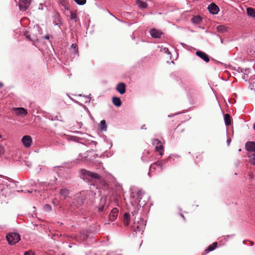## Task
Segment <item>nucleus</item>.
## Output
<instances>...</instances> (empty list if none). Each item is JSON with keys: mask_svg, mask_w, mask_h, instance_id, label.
<instances>
[{"mask_svg": "<svg viewBox=\"0 0 255 255\" xmlns=\"http://www.w3.org/2000/svg\"><path fill=\"white\" fill-rule=\"evenodd\" d=\"M4 152V150L3 147L1 145H0V154H3Z\"/></svg>", "mask_w": 255, "mask_h": 255, "instance_id": "obj_36", "label": "nucleus"}, {"mask_svg": "<svg viewBox=\"0 0 255 255\" xmlns=\"http://www.w3.org/2000/svg\"><path fill=\"white\" fill-rule=\"evenodd\" d=\"M149 150H145L143 152V155L141 157V160L144 162H148L153 160L152 157L150 155Z\"/></svg>", "mask_w": 255, "mask_h": 255, "instance_id": "obj_8", "label": "nucleus"}, {"mask_svg": "<svg viewBox=\"0 0 255 255\" xmlns=\"http://www.w3.org/2000/svg\"><path fill=\"white\" fill-rule=\"evenodd\" d=\"M191 21L196 24H200L202 22V18L200 16L195 15L192 18Z\"/></svg>", "mask_w": 255, "mask_h": 255, "instance_id": "obj_20", "label": "nucleus"}, {"mask_svg": "<svg viewBox=\"0 0 255 255\" xmlns=\"http://www.w3.org/2000/svg\"><path fill=\"white\" fill-rule=\"evenodd\" d=\"M100 128L102 131H106L107 130V125L105 120H102L100 122Z\"/></svg>", "mask_w": 255, "mask_h": 255, "instance_id": "obj_26", "label": "nucleus"}, {"mask_svg": "<svg viewBox=\"0 0 255 255\" xmlns=\"http://www.w3.org/2000/svg\"><path fill=\"white\" fill-rule=\"evenodd\" d=\"M31 3V0H19V7L21 11H25Z\"/></svg>", "mask_w": 255, "mask_h": 255, "instance_id": "obj_6", "label": "nucleus"}, {"mask_svg": "<svg viewBox=\"0 0 255 255\" xmlns=\"http://www.w3.org/2000/svg\"><path fill=\"white\" fill-rule=\"evenodd\" d=\"M135 2L140 8H146L147 7V4L145 1L141 0H136Z\"/></svg>", "mask_w": 255, "mask_h": 255, "instance_id": "obj_19", "label": "nucleus"}, {"mask_svg": "<svg viewBox=\"0 0 255 255\" xmlns=\"http://www.w3.org/2000/svg\"><path fill=\"white\" fill-rule=\"evenodd\" d=\"M112 102L114 105L117 107H120L122 105V102L120 99L116 97L113 98Z\"/></svg>", "mask_w": 255, "mask_h": 255, "instance_id": "obj_22", "label": "nucleus"}, {"mask_svg": "<svg viewBox=\"0 0 255 255\" xmlns=\"http://www.w3.org/2000/svg\"><path fill=\"white\" fill-rule=\"evenodd\" d=\"M208 9L213 14H217L220 10L219 7L214 3L209 4L208 6Z\"/></svg>", "mask_w": 255, "mask_h": 255, "instance_id": "obj_9", "label": "nucleus"}, {"mask_svg": "<svg viewBox=\"0 0 255 255\" xmlns=\"http://www.w3.org/2000/svg\"><path fill=\"white\" fill-rule=\"evenodd\" d=\"M24 35L26 37L27 39H28L29 40H32V38L30 37V35L28 31H26L24 33Z\"/></svg>", "mask_w": 255, "mask_h": 255, "instance_id": "obj_33", "label": "nucleus"}, {"mask_svg": "<svg viewBox=\"0 0 255 255\" xmlns=\"http://www.w3.org/2000/svg\"><path fill=\"white\" fill-rule=\"evenodd\" d=\"M145 226V224L144 220L140 219L139 221H137L136 223H134L133 228L136 234L140 232L142 233L143 232Z\"/></svg>", "mask_w": 255, "mask_h": 255, "instance_id": "obj_5", "label": "nucleus"}, {"mask_svg": "<svg viewBox=\"0 0 255 255\" xmlns=\"http://www.w3.org/2000/svg\"><path fill=\"white\" fill-rule=\"evenodd\" d=\"M105 202H106V198H104V204L105 203Z\"/></svg>", "mask_w": 255, "mask_h": 255, "instance_id": "obj_48", "label": "nucleus"}, {"mask_svg": "<svg viewBox=\"0 0 255 255\" xmlns=\"http://www.w3.org/2000/svg\"><path fill=\"white\" fill-rule=\"evenodd\" d=\"M193 156L194 157L195 156V157L197 159H199V160L197 161V162H199V161L202 160V159L203 158L202 153L199 151L195 152L194 153Z\"/></svg>", "mask_w": 255, "mask_h": 255, "instance_id": "obj_27", "label": "nucleus"}, {"mask_svg": "<svg viewBox=\"0 0 255 255\" xmlns=\"http://www.w3.org/2000/svg\"><path fill=\"white\" fill-rule=\"evenodd\" d=\"M242 78L244 80H245V81H247L248 78H249V76L248 75V74L247 73H243V76H242Z\"/></svg>", "mask_w": 255, "mask_h": 255, "instance_id": "obj_34", "label": "nucleus"}, {"mask_svg": "<svg viewBox=\"0 0 255 255\" xmlns=\"http://www.w3.org/2000/svg\"><path fill=\"white\" fill-rule=\"evenodd\" d=\"M224 121L226 126H229L231 124V118L228 114L225 115Z\"/></svg>", "mask_w": 255, "mask_h": 255, "instance_id": "obj_23", "label": "nucleus"}, {"mask_svg": "<svg viewBox=\"0 0 255 255\" xmlns=\"http://www.w3.org/2000/svg\"><path fill=\"white\" fill-rule=\"evenodd\" d=\"M84 172L85 174L87 175L89 177H91L92 178H94L96 179H100L101 178V176L98 173H94L86 170H84Z\"/></svg>", "mask_w": 255, "mask_h": 255, "instance_id": "obj_16", "label": "nucleus"}, {"mask_svg": "<svg viewBox=\"0 0 255 255\" xmlns=\"http://www.w3.org/2000/svg\"><path fill=\"white\" fill-rule=\"evenodd\" d=\"M21 142L24 147L28 148L31 145L32 139L30 135H24L21 139Z\"/></svg>", "mask_w": 255, "mask_h": 255, "instance_id": "obj_7", "label": "nucleus"}, {"mask_svg": "<svg viewBox=\"0 0 255 255\" xmlns=\"http://www.w3.org/2000/svg\"><path fill=\"white\" fill-rule=\"evenodd\" d=\"M116 90L121 94H124L126 92V85L124 83H119L116 87Z\"/></svg>", "mask_w": 255, "mask_h": 255, "instance_id": "obj_15", "label": "nucleus"}, {"mask_svg": "<svg viewBox=\"0 0 255 255\" xmlns=\"http://www.w3.org/2000/svg\"><path fill=\"white\" fill-rule=\"evenodd\" d=\"M130 197L131 204L134 205L138 204L140 207L145 205L149 199L148 196L142 190L132 192Z\"/></svg>", "mask_w": 255, "mask_h": 255, "instance_id": "obj_1", "label": "nucleus"}, {"mask_svg": "<svg viewBox=\"0 0 255 255\" xmlns=\"http://www.w3.org/2000/svg\"><path fill=\"white\" fill-rule=\"evenodd\" d=\"M55 17H57L58 18H59V15L58 14H56L55 15Z\"/></svg>", "mask_w": 255, "mask_h": 255, "instance_id": "obj_44", "label": "nucleus"}, {"mask_svg": "<svg viewBox=\"0 0 255 255\" xmlns=\"http://www.w3.org/2000/svg\"><path fill=\"white\" fill-rule=\"evenodd\" d=\"M251 246H253L254 245V243L253 242H251Z\"/></svg>", "mask_w": 255, "mask_h": 255, "instance_id": "obj_50", "label": "nucleus"}, {"mask_svg": "<svg viewBox=\"0 0 255 255\" xmlns=\"http://www.w3.org/2000/svg\"><path fill=\"white\" fill-rule=\"evenodd\" d=\"M70 18L71 20H74L75 22H76L77 20V13L76 12L71 11Z\"/></svg>", "mask_w": 255, "mask_h": 255, "instance_id": "obj_28", "label": "nucleus"}, {"mask_svg": "<svg viewBox=\"0 0 255 255\" xmlns=\"http://www.w3.org/2000/svg\"><path fill=\"white\" fill-rule=\"evenodd\" d=\"M46 206L47 207V208H51L50 206H49V205H48V204H47Z\"/></svg>", "mask_w": 255, "mask_h": 255, "instance_id": "obj_47", "label": "nucleus"}, {"mask_svg": "<svg viewBox=\"0 0 255 255\" xmlns=\"http://www.w3.org/2000/svg\"><path fill=\"white\" fill-rule=\"evenodd\" d=\"M249 88L255 92V79H253L250 83Z\"/></svg>", "mask_w": 255, "mask_h": 255, "instance_id": "obj_29", "label": "nucleus"}, {"mask_svg": "<svg viewBox=\"0 0 255 255\" xmlns=\"http://www.w3.org/2000/svg\"><path fill=\"white\" fill-rule=\"evenodd\" d=\"M248 157L250 158V162L253 165L255 164V151L249 152Z\"/></svg>", "mask_w": 255, "mask_h": 255, "instance_id": "obj_21", "label": "nucleus"}, {"mask_svg": "<svg viewBox=\"0 0 255 255\" xmlns=\"http://www.w3.org/2000/svg\"><path fill=\"white\" fill-rule=\"evenodd\" d=\"M24 255H35V254L32 251L29 250L24 252Z\"/></svg>", "mask_w": 255, "mask_h": 255, "instance_id": "obj_32", "label": "nucleus"}, {"mask_svg": "<svg viewBox=\"0 0 255 255\" xmlns=\"http://www.w3.org/2000/svg\"><path fill=\"white\" fill-rule=\"evenodd\" d=\"M247 12L248 15L255 17V9L252 7H248L247 9Z\"/></svg>", "mask_w": 255, "mask_h": 255, "instance_id": "obj_25", "label": "nucleus"}, {"mask_svg": "<svg viewBox=\"0 0 255 255\" xmlns=\"http://www.w3.org/2000/svg\"><path fill=\"white\" fill-rule=\"evenodd\" d=\"M45 38L46 39H49V36L48 35H46L45 36Z\"/></svg>", "mask_w": 255, "mask_h": 255, "instance_id": "obj_43", "label": "nucleus"}, {"mask_svg": "<svg viewBox=\"0 0 255 255\" xmlns=\"http://www.w3.org/2000/svg\"><path fill=\"white\" fill-rule=\"evenodd\" d=\"M150 35L154 38H159L163 34L160 30H157L155 28H153L150 30Z\"/></svg>", "mask_w": 255, "mask_h": 255, "instance_id": "obj_10", "label": "nucleus"}, {"mask_svg": "<svg viewBox=\"0 0 255 255\" xmlns=\"http://www.w3.org/2000/svg\"><path fill=\"white\" fill-rule=\"evenodd\" d=\"M217 247V243L214 242L210 245L205 250V254H208L209 252L213 251Z\"/></svg>", "mask_w": 255, "mask_h": 255, "instance_id": "obj_17", "label": "nucleus"}, {"mask_svg": "<svg viewBox=\"0 0 255 255\" xmlns=\"http://www.w3.org/2000/svg\"><path fill=\"white\" fill-rule=\"evenodd\" d=\"M196 55L203 60L206 62H208L210 60L208 55L204 52L201 51H197Z\"/></svg>", "mask_w": 255, "mask_h": 255, "instance_id": "obj_12", "label": "nucleus"}, {"mask_svg": "<svg viewBox=\"0 0 255 255\" xmlns=\"http://www.w3.org/2000/svg\"><path fill=\"white\" fill-rule=\"evenodd\" d=\"M166 161V159L164 160H160L155 162L151 164L149 168V172H148V175H150L151 172L152 170H157L159 171H161L164 168V165Z\"/></svg>", "mask_w": 255, "mask_h": 255, "instance_id": "obj_4", "label": "nucleus"}, {"mask_svg": "<svg viewBox=\"0 0 255 255\" xmlns=\"http://www.w3.org/2000/svg\"><path fill=\"white\" fill-rule=\"evenodd\" d=\"M60 22V20H58V22H53V23L55 25H57L58 24V22Z\"/></svg>", "mask_w": 255, "mask_h": 255, "instance_id": "obj_39", "label": "nucleus"}, {"mask_svg": "<svg viewBox=\"0 0 255 255\" xmlns=\"http://www.w3.org/2000/svg\"><path fill=\"white\" fill-rule=\"evenodd\" d=\"M3 85L1 82H0V88H1L3 87Z\"/></svg>", "mask_w": 255, "mask_h": 255, "instance_id": "obj_42", "label": "nucleus"}, {"mask_svg": "<svg viewBox=\"0 0 255 255\" xmlns=\"http://www.w3.org/2000/svg\"><path fill=\"white\" fill-rule=\"evenodd\" d=\"M119 210L117 208H114L109 215V219L111 221H114L118 216Z\"/></svg>", "mask_w": 255, "mask_h": 255, "instance_id": "obj_14", "label": "nucleus"}, {"mask_svg": "<svg viewBox=\"0 0 255 255\" xmlns=\"http://www.w3.org/2000/svg\"><path fill=\"white\" fill-rule=\"evenodd\" d=\"M217 29H218V31H223L224 27L223 26L221 25V26H218Z\"/></svg>", "mask_w": 255, "mask_h": 255, "instance_id": "obj_35", "label": "nucleus"}, {"mask_svg": "<svg viewBox=\"0 0 255 255\" xmlns=\"http://www.w3.org/2000/svg\"><path fill=\"white\" fill-rule=\"evenodd\" d=\"M152 144L155 147V151L158 152L160 157H162L163 155L164 150V146L161 141L157 138L153 139Z\"/></svg>", "mask_w": 255, "mask_h": 255, "instance_id": "obj_3", "label": "nucleus"}, {"mask_svg": "<svg viewBox=\"0 0 255 255\" xmlns=\"http://www.w3.org/2000/svg\"><path fill=\"white\" fill-rule=\"evenodd\" d=\"M129 221H130L129 215L127 213H125L124 215V219H123V222H124V223L125 224V225L128 226L129 224Z\"/></svg>", "mask_w": 255, "mask_h": 255, "instance_id": "obj_24", "label": "nucleus"}, {"mask_svg": "<svg viewBox=\"0 0 255 255\" xmlns=\"http://www.w3.org/2000/svg\"><path fill=\"white\" fill-rule=\"evenodd\" d=\"M104 205H102V206H101L99 207V210L100 211H102L103 210V209H104Z\"/></svg>", "mask_w": 255, "mask_h": 255, "instance_id": "obj_37", "label": "nucleus"}, {"mask_svg": "<svg viewBox=\"0 0 255 255\" xmlns=\"http://www.w3.org/2000/svg\"><path fill=\"white\" fill-rule=\"evenodd\" d=\"M17 116H25L27 115V111L23 108H15L13 109Z\"/></svg>", "mask_w": 255, "mask_h": 255, "instance_id": "obj_13", "label": "nucleus"}, {"mask_svg": "<svg viewBox=\"0 0 255 255\" xmlns=\"http://www.w3.org/2000/svg\"><path fill=\"white\" fill-rule=\"evenodd\" d=\"M231 141V139L229 138L227 139V142L228 145H230Z\"/></svg>", "mask_w": 255, "mask_h": 255, "instance_id": "obj_38", "label": "nucleus"}, {"mask_svg": "<svg viewBox=\"0 0 255 255\" xmlns=\"http://www.w3.org/2000/svg\"><path fill=\"white\" fill-rule=\"evenodd\" d=\"M59 194L60 195L65 199L68 197L69 191L68 189L64 188L60 190Z\"/></svg>", "mask_w": 255, "mask_h": 255, "instance_id": "obj_18", "label": "nucleus"}, {"mask_svg": "<svg viewBox=\"0 0 255 255\" xmlns=\"http://www.w3.org/2000/svg\"><path fill=\"white\" fill-rule=\"evenodd\" d=\"M71 48L74 50L75 53L78 55V48L76 44H73L71 45Z\"/></svg>", "mask_w": 255, "mask_h": 255, "instance_id": "obj_30", "label": "nucleus"}, {"mask_svg": "<svg viewBox=\"0 0 255 255\" xmlns=\"http://www.w3.org/2000/svg\"><path fill=\"white\" fill-rule=\"evenodd\" d=\"M166 52H167V53L168 54H169L170 53V52L168 51V49H166Z\"/></svg>", "mask_w": 255, "mask_h": 255, "instance_id": "obj_45", "label": "nucleus"}, {"mask_svg": "<svg viewBox=\"0 0 255 255\" xmlns=\"http://www.w3.org/2000/svg\"><path fill=\"white\" fill-rule=\"evenodd\" d=\"M6 240L9 245H13L20 240V236L17 233H9L6 236Z\"/></svg>", "mask_w": 255, "mask_h": 255, "instance_id": "obj_2", "label": "nucleus"}, {"mask_svg": "<svg viewBox=\"0 0 255 255\" xmlns=\"http://www.w3.org/2000/svg\"><path fill=\"white\" fill-rule=\"evenodd\" d=\"M141 128H142V129H146V125H143V126H142V127H141Z\"/></svg>", "mask_w": 255, "mask_h": 255, "instance_id": "obj_41", "label": "nucleus"}, {"mask_svg": "<svg viewBox=\"0 0 255 255\" xmlns=\"http://www.w3.org/2000/svg\"><path fill=\"white\" fill-rule=\"evenodd\" d=\"M245 148L249 152L255 151V142L248 141L245 144Z\"/></svg>", "mask_w": 255, "mask_h": 255, "instance_id": "obj_11", "label": "nucleus"}, {"mask_svg": "<svg viewBox=\"0 0 255 255\" xmlns=\"http://www.w3.org/2000/svg\"><path fill=\"white\" fill-rule=\"evenodd\" d=\"M249 72H250V71H249V70H247V69H246V70H245V72H244V73H247V74H248L249 73Z\"/></svg>", "mask_w": 255, "mask_h": 255, "instance_id": "obj_40", "label": "nucleus"}, {"mask_svg": "<svg viewBox=\"0 0 255 255\" xmlns=\"http://www.w3.org/2000/svg\"><path fill=\"white\" fill-rule=\"evenodd\" d=\"M181 217H182L185 220V217L183 215L181 214Z\"/></svg>", "mask_w": 255, "mask_h": 255, "instance_id": "obj_46", "label": "nucleus"}, {"mask_svg": "<svg viewBox=\"0 0 255 255\" xmlns=\"http://www.w3.org/2000/svg\"><path fill=\"white\" fill-rule=\"evenodd\" d=\"M253 128L255 129V124L254 125Z\"/></svg>", "mask_w": 255, "mask_h": 255, "instance_id": "obj_49", "label": "nucleus"}, {"mask_svg": "<svg viewBox=\"0 0 255 255\" xmlns=\"http://www.w3.org/2000/svg\"><path fill=\"white\" fill-rule=\"evenodd\" d=\"M2 137V135L1 134H0V138H1Z\"/></svg>", "mask_w": 255, "mask_h": 255, "instance_id": "obj_51", "label": "nucleus"}, {"mask_svg": "<svg viewBox=\"0 0 255 255\" xmlns=\"http://www.w3.org/2000/svg\"><path fill=\"white\" fill-rule=\"evenodd\" d=\"M79 5H83L86 2V0H74Z\"/></svg>", "mask_w": 255, "mask_h": 255, "instance_id": "obj_31", "label": "nucleus"}]
</instances>
